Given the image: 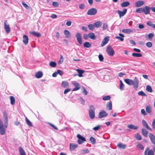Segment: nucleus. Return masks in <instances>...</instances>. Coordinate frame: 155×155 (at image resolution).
I'll list each match as a JSON object with an SVG mask.
<instances>
[{
  "mask_svg": "<svg viewBox=\"0 0 155 155\" xmlns=\"http://www.w3.org/2000/svg\"><path fill=\"white\" fill-rule=\"evenodd\" d=\"M89 116L91 119H93L95 117V109L93 106H90L89 112Z\"/></svg>",
  "mask_w": 155,
  "mask_h": 155,
  "instance_id": "1",
  "label": "nucleus"
},
{
  "mask_svg": "<svg viewBox=\"0 0 155 155\" xmlns=\"http://www.w3.org/2000/svg\"><path fill=\"white\" fill-rule=\"evenodd\" d=\"M133 83V85L134 88L135 90H137L139 86V81L138 79L136 77L134 78Z\"/></svg>",
  "mask_w": 155,
  "mask_h": 155,
  "instance_id": "2",
  "label": "nucleus"
},
{
  "mask_svg": "<svg viewBox=\"0 0 155 155\" xmlns=\"http://www.w3.org/2000/svg\"><path fill=\"white\" fill-rule=\"evenodd\" d=\"M106 52L108 55L113 56L114 54V51L110 46H107L106 49Z\"/></svg>",
  "mask_w": 155,
  "mask_h": 155,
  "instance_id": "3",
  "label": "nucleus"
},
{
  "mask_svg": "<svg viewBox=\"0 0 155 155\" xmlns=\"http://www.w3.org/2000/svg\"><path fill=\"white\" fill-rule=\"evenodd\" d=\"M77 137L78 138V142L79 144H81L86 141L85 138L79 134L77 135Z\"/></svg>",
  "mask_w": 155,
  "mask_h": 155,
  "instance_id": "4",
  "label": "nucleus"
},
{
  "mask_svg": "<svg viewBox=\"0 0 155 155\" xmlns=\"http://www.w3.org/2000/svg\"><path fill=\"white\" fill-rule=\"evenodd\" d=\"M144 155H154L153 151L152 150H150L149 147H147L144 152Z\"/></svg>",
  "mask_w": 155,
  "mask_h": 155,
  "instance_id": "5",
  "label": "nucleus"
},
{
  "mask_svg": "<svg viewBox=\"0 0 155 155\" xmlns=\"http://www.w3.org/2000/svg\"><path fill=\"white\" fill-rule=\"evenodd\" d=\"M97 10L95 8H92L88 10L87 12V14L89 15H94L96 14Z\"/></svg>",
  "mask_w": 155,
  "mask_h": 155,
  "instance_id": "6",
  "label": "nucleus"
},
{
  "mask_svg": "<svg viewBox=\"0 0 155 155\" xmlns=\"http://www.w3.org/2000/svg\"><path fill=\"white\" fill-rule=\"evenodd\" d=\"M4 29L7 33H9L10 31V25L7 23V21L6 20L4 22Z\"/></svg>",
  "mask_w": 155,
  "mask_h": 155,
  "instance_id": "7",
  "label": "nucleus"
},
{
  "mask_svg": "<svg viewBox=\"0 0 155 155\" xmlns=\"http://www.w3.org/2000/svg\"><path fill=\"white\" fill-rule=\"evenodd\" d=\"M127 11V9L124 8L123 9V11H121L119 10H118L117 11V12L120 18L121 17L125 15Z\"/></svg>",
  "mask_w": 155,
  "mask_h": 155,
  "instance_id": "8",
  "label": "nucleus"
},
{
  "mask_svg": "<svg viewBox=\"0 0 155 155\" xmlns=\"http://www.w3.org/2000/svg\"><path fill=\"white\" fill-rule=\"evenodd\" d=\"M78 144L75 143H71L69 144V149L70 151H73L74 150L78 147Z\"/></svg>",
  "mask_w": 155,
  "mask_h": 155,
  "instance_id": "9",
  "label": "nucleus"
},
{
  "mask_svg": "<svg viewBox=\"0 0 155 155\" xmlns=\"http://www.w3.org/2000/svg\"><path fill=\"white\" fill-rule=\"evenodd\" d=\"M73 84L75 87L73 90L72 91H75L79 90L80 87L79 83L75 81H73L72 82Z\"/></svg>",
  "mask_w": 155,
  "mask_h": 155,
  "instance_id": "10",
  "label": "nucleus"
},
{
  "mask_svg": "<svg viewBox=\"0 0 155 155\" xmlns=\"http://www.w3.org/2000/svg\"><path fill=\"white\" fill-rule=\"evenodd\" d=\"M76 38L78 43L81 45L82 43L81 35L79 33H77L76 34Z\"/></svg>",
  "mask_w": 155,
  "mask_h": 155,
  "instance_id": "11",
  "label": "nucleus"
},
{
  "mask_svg": "<svg viewBox=\"0 0 155 155\" xmlns=\"http://www.w3.org/2000/svg\"><path fill=\"white\" fill-rule=\"evenodd\" d=\"M109 40V37L108 36H106L103 39V41L101 42V46L102 47L104 46L107 43Z\"/></svg>",
  "mask_w": 155,
  "mask_h": 155,
  "instance_id": "12",
  "label": "nucleus"
},
{
  "mask_svg": "<svg viewBox=\"0 0 155 155\" xmlns=\"http://www.w3.org/2000/svg\"><path fill=\"white\" fill-rule=\"evenodd\" d=\"M5 127L2 124H0V134L2 135H4L5 133Z\"/></svg>",
  "mask_w": 155,
  "mask_h": 155,
  "instance_id": "13",
  "label": "nucleus"
},
{
  "mask_svg": "<svg viewBox=\"0 0 155 155\" xmlns=\"http://www.w3.org/2000/svg\"><path fill=\"white\" fill-rule=\"evenodd\" d=\"M144 4V2L143 1H138L135 3V6L136 7H139L142 6Z\"/></svg>",
  "mask_w": 155,
  "mask_h": 155,
  "instance_id": "14",
  "label": "nucleus"
},
{
  "mask_svg": "<svg viewBox=\"0 0 155 155\" xmlns=\"http://www.w3.org/2000/svg\"><path fill=\"white\" fill-rule=\"evenodd\" d=\"M107 114L106 112L104 110H102L99 112L98 115V117L99 118H101L107 116Z\"/></svg>",
  "mask_w": 155,
  "mask_h": 155,
  "instance_id": "15",
  "label": "nucleus"
},
{
  "mask_svg": "<svg viewBox=\"0 0 155 155\" xmlns=\"http://www.w3.org/2000/svg\"><path fill=\"white\" fill-rule=\"evenodd\" d=\"M150 8L147 6H145L143 8V12L145 15L149 14L150 13Z\"/></svg>",
  "mask_w": 155,
  "mask_h": 155,
  "instance_id": "16",
  "label": "nucleus"
},
{
  "mask_svg": "<svg viewBox=\"0 0 155 155\" xmlns=\"http://www.w3.org/2000/svg\"><path fill=\"white\" fill-rule=\"evenodd\" d=\"M142 122L143 126L146 129L150 131L152 130L151 128L149 127L147 122L145 120L143 119L142 120Z\"/></svg>",
  "mask_w": 155,
  "mask_h": 155,
  "instance_id": "17",
  "label": "nucleus"
},
{
  "mask_svg": "<svg viewBox=\"0 0 155 155\" xmlns=\"http://www.w3.org/2000/svg\"><path fill=\"white\" fill-rule=\"evenodd\" d=\"M149 136L152 143L155 144V136L151 133L149 134Z\"/></svg>",
  "mask_w": 155,
  "mask_h": 155,
  "instance_id": "18",
  "label": "nucleus"
},
{
  "mask_svg": "<svg viewBox=\"0 0 155 155\" xmlns=\"http://www.w3.org/2000/svg\"><path fill=\"white\" fill-rule=\"evenodd\" d=\"M22 41L25 45L28 44V38L26 35H24L23 36Z\"/></svg>",
  "mask_w": 155,
  "mask_h": 155,
  "instance_id": "19",
  "label": "nucleus"
},
{
  "mask_svg": "<svg viewBox=\"0 0 155 155\" xmlns=\"http://www.w3.org/2000/svg\"><path fill=\"white\" fill-rule=\"evenodd\" d=\"M125 82L129 85H133V81L129 79H125L124 80Z\"/></svg>",
  "mask_w": 155,
  "mask_h": 155,
  "instance_id": "20",
  "label": "nucleus"
},
{
  "mask_svg": "<svg viewBox=\"0 0 155 155\" xmlns=\"http://www.w3.org/2000/svg\"><path fill=\"white\" fill-rule=\"evenodd\" d=\"M30 33L37 37H40L41 35L40 33L37 32L35 31H30Z\"/></svg>",
  "mask_w": 155,
  "mask_h": 155,
  "instance_id": "21",
  "label": "nucleus"
},
{
  "mask_svg": "<svg viewBox=\"0 0 155 155\" xmlns=\"http://www.w3.org/2000/svg\"><path fill=\"white\" fill-rule=\"evenodd\" d=\"M142 133L143 135L145 137H148V132L144 128H142L141 130Z\"/></svg>",
  "mask_w": 155,
  "mask_h": 155,
  "instance_id": "22",
  "label": "nucleus"
},
{
  "mask_svg": "<svg viewBox=\"0 0 155 155\" xmlns=\"http://www.w3.org/2000/svg\"><path fill=\"white\" fill-rule=\"evenodd\" d=\"M122 31L125 33L130 34L131 33L133 32V31L130 29H123Z\"/></svg>",
  "mask_w": 155,
  "mask_h": 155,
  "instance_id": "23",
  "label": "nucleus"
},
{
  "mask_svg": "<svg viewBox=\"0 0 155 155\" xmlns=\"http://www.w3.org/2000/svg\"><path fill=\"white\" fill-rule=\"evenodd\" d=\"M94 27L96 28H98L101 27L102 25V23L100 21H98L95 22L94 24Z\"/></svg>",
  "mask_w": 155,
  "mask_h": 155,
  "instance_id": "24",
  "label": "nucleus"
},
{
  "mask_svg": "<svg viewBox=\"0 0 155 155\" xmlns=\"http://www.w3.org/2000/svg\"><path fill=\"white\" fill-rule=\"evenodd\" d=\"M130 4L128 2H124L120 4V6L122 7H126L128 6Z\"/></svg>",
  "mask_w": 155,
  "mask_h": 155,
  "instance_id": "25",
  "label": "nucleus"
},
{
  "mask_svg": "<svg viewBox=\"0 0 155 155\" xmlns=\"http://www.w3.org/2000/svg\"><path fill=\"white\" fill-rule=\"evenodd\" d=\"M35 76L37 78H39L42 76L43 73L41 71H39L36 73Z\"/></svg>",
  "mask_w": 155,
  "mask_h": 155,
  "instance_id": "26",
  "label": "nucleus"
},
{
  "mask_svg": "<svg viewBox=\"0 0 155 155\" xmlns=\"http://www.w3.org/2000/svg\"><path fill=\"white\" fill-rule=\"evenodd\" d=\"M127 127L130 129L133 130H137L138 128L137 126H135L133 124H129L127 125Z\"/></svg>",
  "mask_w": 155,
  "mask_h": 155,
  "instance_id": "27",
  "label": "nucleus"
},
{
  "mask_svg": "<svg viewBox=\"0 0 155 155\" xmlns=\"http://www.w3.org/2000/svg\"><path fill=\"white\" fill-rule=\"evenodd\" d=\"M64 34L66 38H70L71 34L69 31L67 30H65L64 31Z\"/></svg>",
  "mask_w": 155,
  "mask_h": 155,
  "instance_id": "28",
  "label": "nucleus"
},
{
  "mask_svg": "<svg viewBox=\"0 0 155 155\" xmlns=\"http://www.w3.org/2000/svg\"><path fill=\"white\" fill-rule=\"evenodd\" d=\"M77 71L78 73V75L79 77H82L83 76L82 74L84 73V71L79 69H77Z\"/></svg>",
  "mask_w": 155,
  "mask_h": 155,
  "instance_id": "29",
  "label": "nucleus"
},
{
  "mask_svg": "<svg viewBox=\"0 0 155 155\" xmlns=\"http://www.w3.org/2000/svg\"><path fill=\"white\" fill-rule=\"evenodd\" d=\"M89 38L93 40H95L96 37L94 34L92 32L88 34Z\"/></svg>",
  "mask_w": 155,
  "mask_h": 155,
  "instance_id": "30",
  "label": "nucleus"
},
{
  "mask_svg": "<svg viewBox=\"0 0 155 155\" xmlns=\"http://www.w3.org/2000/svg\"><path fill=\"white\" fill-rule=\"evenodd\" d=\"M137 144V147L138 149L140 150H143L144 149V147L141 143L138 142Z\"/></svg>",
  "mask_w": 155,
  "mask_h": 155,
  "instance_id": "31",
  "label": "nucleus"
},
{
  "mask_svg": "<svg viewBox=\"0 0 155 155\" xmlns=\"http://www.w3.org/2000/svg\"><path fill=\"white\" fill-rule=\"evenodd\" d=\"M107 108L109 110H110L112 109V104L110 102H108L106 105Z\"/></svg>",
  "mask_w": 155,
  "mask_h": 155,
  "instance_id": "32",
  "label": "nucleus"
},
{
  "mask_svg": "<svg viewBox=\"0 0 155 155\" xmlns=\"http://www.w3.org/2000/svg\"><path fill=\"white\" fill-rule=\"evenodd\" d=\"M124 85L123 84L122 81L121 80L120 81V87L119 88L121 91H122L124 89Z\"/></svg>",
  "mask_w": 155,
  "mask_h": 155,
  "instance_id": "33",
  "label": "nucleus"
},
{
  "mask_svg": "<svg viewBox=\"0 0 155 155\" xmlns=\"http://www.w3.org/2000/svg\"><path fill=\"white\" fill-rule=\"evenodd\" d=\"M117 146L120 148L125 149L126 148V145L125 144H123L122 143H119L118 144Z\"/></svg>",
  "mask_w": 155,
  "mask_h": 155,
  "instance_id": "34",
  "label": "nucleus"
},
{
  "mask_svg": "<svg viewBox=\"0 0 155 155\" xmlns=\"http://www.w3.org/2000/svg\"><path fill=\"white\" fill-rule=\"evenodd\" d=\"M146 110L147 113L150 114L151 113L152 110L150 105H147L146 106Z\"/></svg>",
  "mask_w": 155,
  "mask_h": 155,
  "instance_id": "35",
  "label": "nucleus"
},
{
  "mask_svg": "<svg viewBox=\"0 0 155 155\" xmlns=\"http://www.w3.org/2000/svg\"><path fill=\"white\" fill-rule=\"evenodd\" d=\"M19 150L21 155H26V153L22 147H19Z\"/></svg>",
  "mask_w": 155,
  "mask_h": 155,
  "instance_id": "36",
  "label": "nucleus"
},
{
  "mask_svg": "<svg viewBox=\"0 0 155 155\" xmlns=\"http://www.w3.org/2000/svg\"><path fill=\"white\" fill-rule=\"evenodd\" d=\"M11 101V104L12 105H13L15 103V97L13 96H11L10 97Z\"/></svg>",
  "mask_w": 155,
  "mask_h": 155,
  "instance_id": "37",
  "label": "nucleus"
},
{
  "mask_svg": "<svg viewBox=\"0 0 155 155\" xmlns=\"http://www.w3.org/2000/svg\"><path fill=\"white\" fill-rule=\"evenodd\" d=\"M68 86V83L67 81H62L61 84V86L64 87L66 88Z\"/></svg>",
  "mask_w": 155,
  "mask_h": 155,
  "instance_id": "38",
  "label": "nucleus"
},
{
  "mask_svg": "<svg viewBox=\"0 0 155 155\" xmlns=\"http://www.w3.org/2000/svg\"><path fill=\"white\" fill-rule=\"evenodd\" d=\"M83 46L85 48H89L91 46V45L89 42H85L83 44Z\"/></svg>",
  "mask_w": 155,
  "mask_h": 155,
  "instance_id": "39",
  "label": "nucleus"
},
{
  "mask_svg": "<svg viewBox=\"0 0 155 155\" xmlns=\"http://www.w3.org/2000/svg\"><path fill=\"white\" fill-rule=\"evenodd\" d=\"M89 140L92 144H94L96 142V140L94 137H91Z\"/></svg>",
  "mask_w": 155,
  "mask_h": 155,
  "instance_id": "40",
  "label": "nucleus"
},
{
  "mask_svg": "<svg viewBox=\"0 0 155 155\" xmlns=\"http://www.w3.org/2000/svg\"><path fill=\"white\" fill-rule=\"evenodd\" d=\"M132 56L135 57H140L142 56V55L140 53H134L132 54Z\"/></svg>",
  "mask_w": 155,
  "mask_h": 155,
  "instance_id": "41",
  "label": "nucleus"
},
{
  "mask_svg": "<svg viewBox=\"0 0 155 155\" xmlns=\"http://www.w3.org/2000/svg\"><path fill=\"white\" fill-rule=\"evenodd\" d=\"M26 121L27 124L29 126L31 127L33 126V125L31 123L27 117H26Z\"/></svg>",
  "mask_w": 155,
  "mask_h": 155,
  "instance_id": "42",
  "label": "nucleus"
},
{
  "mask_svg": "<svg viewBox=\"0 0 155 155\" xmlns=\"http://www.w3.org/2000/svg\"><path fill=\"white\" fill-rule=\"evenodd\" d=\"M146 90L149 92H152V88L150 85H147L146 86Z\"/></svg>",
  "mask_w": 155,
  "mask_h": 155,
  "instance_id": "43",
  "label": "nucleus"
},
{
  "mask_svg": "<svg viewBox=\"0 0 155 155\" xmlns=\"http://www.w3.org/2000/svg\"><path fill=\"white\" fill-rule=\"evenodd\" d=\"M49 65L50 66L52 67H54L56 66L57 64L55 62L51 61L50 62Z\"/></svg>",
  "mask_w": 155,
  "mask_h": 155,
  "instance_id": "44",
  "label": "nucleus"
},
{
  "mask_svg": "<svg viewBox=\"0 0 155 155\" xmlns=\"http://www.w3.org/2000/svg\"><path fill=\"white\" fill-rule=\"evenodd\" d=\"M8 118H5V119L4 120V122L5 126V127H7L8 126Z\"/></svg>",
  "mask_w": 155,
  "mask_h": 155,
  "instance_id": "45",
  "label": "nucleus"
},
{
  "mask_svg": "<svg viewBox=\"0 0 155 155\" xmlns=\"http://www.w3.org/2000/svg\"><path fill=\"white\" fill-rule=\"evenodd\" d=\"M108 27V25L107 23H104L103 25V30L104 31L106 30Z\"/></svg>",
  "mask_w": 155,
  "mask_h": 155,
  "instance_id": "46",
  "label": "nucleus"
},
{
  "mask_svg": "<svg viewBox=\"0 0 155 155\" xmlns=\"http://www.w3.org/2000/svg\"><path fill=\"white\" fill-rule=\"evenodd\" d=\"M138 94L139 95L142 96H147L146 94L143 91H141L139 92L138 93Z\"/></svg>",
  "mask_w": 155,
  "mask_h": 155,
  "instance_id": "47",
  "label": "nucleus"
},
{
  "mask_svg": "<svg viewBox=\"0 0 155 155\" xmlns=\"http://www.w3.org/2000/svg\"><path fill=\"white\" fill-rule=\"evenodd\" d=\"M63 58L62 55H60V58L59 60L58 61V64H61L63 61Z\"/></svg>",
  "mask_w": 155,
  "mask_h": 155,
  "instance_id": "48",
  "label": "nucleus"
},
{
  "mask_svg": "<svg viewBox=\"0 0 155 155\" xmlns=\"http://www.w3.org/2000/svg\"><path fill=\"white\" fill-rule=\"evenodd\" d=\"M94 24H90L88 25V28L89 29L91 30H93L94 29Z\"/></svg>",
  "mask_w": 155,
  "mask_h": 155,
  "instance_id": "49",
  "label": "nucleus"
},
{
  "mask_svg": "<svg viewBox=\"0 0 155 155\" xmlns=\"http://www.w3.org/2000/svg\"><path fill=\"white\" fill-rule=\"evenodd\" d=\"M89 152V150L87 149H84L81 151L82 153L84 154L88 153Z\"/></svg>",
  "mask_w": 155,
  "mask_h": 155,
  "instance_id": "50",
  "label": "nucleus"
},
{
  "mask_svg": "<svg viewBox=\"0 0 155 155\" xmlns=\"http://www.w3.org/2000/svg\"><path fill=\"white\" fill-rule=\"evenodd\" d=\"M146 46L148 48H150L152 46V44L150 42H148L146 43Z\"/></svg>",
  "mask_w": 155,
  "mask_h": 155,
  "instance_id": "51",
  "label": "nucleus"
},
{
  "mask_svg": "<svg viewBox=\"0 0 155 155\" xmlns=\"http://www.w3.org/2000/svg\"><path fill=\"white\" fill-rule=\"evenodd\" d=\"M110 97L109 96H107L103 97L102 99L104 101L108 100H110Z\"/></svg>",
  "mask_w": 155,
  "mask_h": 155,
  "instance_id": "52",
  "label": "nucleus"
},
{
  "mask_svg": "<svg viewBox=\"0 0 155 155\" xmlns=\"http://www.w3.org/2000/svg\"><path fill=\"white\" fill-rule=\"evenodd\" d=\"M136 12L139 13H141L143 12V8H139L137 9Z\"/></svg>",
  "mask_w": 155,
  "mask_h": 155,
  "instance_id": "53",
  "label": "nucleus"
},
{
  "mask_svg": "<svg viewBox=\"0 0 155 155\" xmlns=\"http://www.w3.org/2000/svg\"><path fill=\"white\" fill-rule=\"evenodd\" d=\"M3 116L4 118H8L7 113L5 111H4L3 113Z\"/></svg>",
  "mask_w": 155,
  "mask_h": 155,
  "instance_id": "54",
  "label": "nucleus"
},
{
  "mask_svg": "<svg viewBox=\"0 0 155 155\" xmlns=\"http://www.w3.org/2000/svg\"><path fill=\"white\" fill-rule=\"evenodd\" d=\"M98 58L100 61H102L104 60V57L101 54H100L98 56Z\"/></svg>",
  "mask_w": 155,
  "mask_h": 155,
  "instance_id": "55",
  "label": "nucleus"
},
{
  "mask_svg": "<svg viewBox=\"0 0 155 155\" xmlns=\"http://www.w3.org/2000/svg\"><path fill=\"white\" fill-rule=\"evenodd\" d=\"M22 4L23 5L26 9H29L30 8L29 7L26 3H25L24 2H22Z\"/></svg>",
  "mask_w": 155,
  "mask_h": 155,
  "instance_id": "56",
  "label": "nucleus"
},
{
  "mask_svg": "<svg viewBox=\"0 0 155 155\" xmlns=\"http://www.w3.org/2000/svg\"><path fill=\"white\" fill-rule=\"evenodd\" d=\"M83 93L84 94L86 95L87 94L88 92L84 87L82 88Z\"/></svg>",
  "mask_w": 155,
  "mask_h": 155,
  "instance_id": "57",
  "label": "nucleus"
},
{
  "mask_svg": "<svg viewBox=\"0 0 155 155\" xmlns=\"http://www.w3.org/2000/svg\"><path fill=\"white\" fill-rule=\"evenodd\" d=\"M52 5L55 7H58V6L59 4L57 2H52Z\"/></svg>",
  "mask_w": 155,
  "mask_h": 155,
  "instance_id": "58",
  "label": "nucleus"
},
{
  "mask_svg": "<svg viewBox=\"0 0 155 155\" xmlns=\"http://www.w3.org/2000/svg\"><path fill=\"white\" fill-rule=\"evenodd\" d=\"M100 127V125H98L95 127H93V130L95 131L98 130H99Z\"/></svg>",
  "mask_w": 155,
  "mask_h": 155,
  "instance_id": "59",
  "label": "nucleus"
},
{
  "mask_svg": "<svg viewBox=\"0 0 155 155\" xmlns=\"http://www.w3.org/2000/svg\"><path fill=\"white\" fill-rule=\"evenodd\" d=\"M136 138L138 140H140L141 139V137L140 135L139 134H137L136 137Z\"/></svg>",
  "mask_w": 155,
  "mask_h": 155,
  "instance_id": "60",
  "label": "nucleus"
},
{
  "mask_svg": "<svg viewBox=\"0 0 155 155\" xmlns=\"http://www.w3.org/2000/svg\"><path fill=\"white\" fill-rule=\"evenodd\" d=\"M154 36V35L152 33H150L148 35V37L149 39H152Z\"/></svg>",
  "mask_w": 155,
  "mask_h": 155,
  "instance_id": "61",
  "label": "nucleus"
},
{
  "mask_svg": "<svg viewBox=\"0 0 155 155\" xmlns=\"http://www.w3.org/2000/svg\"><path fill=\"white\" fill-rule=\"evenodd\" d=\"M152 126L153 129H155V119L153 120L152 123Z\"/></svg>",
  "mask_w": 155,
  "mask_h": 155,
  "instance_id": "62",
  "label": "nucleus"
},
{
  "mask_svg": "<svg viewBox=\"0 0 155 155\" xmlns=\"http://www.w3.org/2000/svg\"><path fill=\"white\" fill-rule=\"evenodd\" d=\"M141 112L142 114L144 115H146L147 113L146 112L145 110L144 109H142L141 110Z\"/></svg>",
  "mask_w": 155,
  "mask_h": 155,
  "instance_id": "63",
  "label": "nucleus"
},
{
  "mask_svg": "<svg viewBox=\"0 0 155 155\" xmlns=\"http://www.w3.org/2000/svg\"><path fill=\"white\" fill-rule=\"evenodd\" d=\"M83 37L84 39L87 40L89 38L88 34H84L83 35Z\"/></svg>",
  "mask_w": 155,
  "mask_h": 155,
  "instance_id": "64",
  "label": "nucleus"
}]
</instances>
